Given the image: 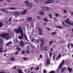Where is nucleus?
I'll return each mask as SVG.
<instances>
[{
    "mask_svg": "<svg viewBox=\"0 0 73 73\" xmlns=\"http://www.w3.org/2000/svg\"><path fill=\"white\" fill-rule=\"evenodd\" d=\"M18 28L14 29L15 32L17 34H19L20 33V35L23 36V33L22 27H19Z\"/></svg>",
    "mask_w": 73,
    "mask_h": 73,
    "instance_id": "obj_1",
    "label": "nucleus"
},
{
    "mask_svg": "<svg viewBox=\"0 0 73 73\" xmlns=\"http://www.w3.org/2000/svg\"><path fill=\"white\" fill-rule=\"evenodd\" d=\"M0 36L3 38H5L6 39H8L9 38V34L8 33H4L1 34Z\"/></svg>",
    "mask_w": 73,
    "mask_h": 73,
    "instance_id": "obj_2",
    "label": "nucleus"
},
{
    "mask_svg": "<svg viewBox=\"0 0 73 73\" xmlns=\"http://www.w3.org/2000/svg\"><path fill=\"white\" fill-rule=\"evenodd\" d=\"M25 5L26 6L29 7H32V6H33V4L32 3H28L29 1H26L25 2Z\"/></svg>",
    "mask_w": 73,
    "mask_h": 73,
    "instance_id": "obj_3",
    "label": "nucleus"
},
{
    "mask_svg": "<svg viewBox=\"0 0 73 73\" xmlns=\"http://www.w3.org/2000/svg\"><path fill=\"white\" fill-rule=\"evenodd\" d=\"M54 2V0H47L45 2V3L46 4H49L52 3Z\"/></svg>",
    "mask_w": 73,
    "mask_h": 73,
    "instance_id": "obj_4",
    "label": "nucleus"
},
{
    "mask_svg": "<svg viewBox=\"0 0 73 73\" xmlns=\"http://www.w3.org/2000/svg\"><path fill=\"white\" fill-rule=\"evenodd\" d=\"M43 10V11H49V7H43L41 8Z\"/></svg>",
    "mask_w": 73,
    "mask_h": 73,
    "instance_id": "obj_5",
    "label": "nucleus"
},
{
    "mask_svg": "<svg viewBox=\"0 0 73 73\" xmlns=\"http://www.w3.org/2000/svg\"><path fill=\"white\" fill-rule=\"evenodd\" d=\"M64 60H63L62 62V63H60V65L59 66L58 68L59 69H61V68L62 67L63 65L64 64Z\"/></svg>",
    "mask_w": 73,
    "mask_h": 73,
    "instance_id": "obj_6",
    "label": "nucleus"
},
{
    "mask_svg": "<svg viewBox=\"0 0 73 73\" xmlns=\"http://www.w3.org/2000/svg\"><path fill=\"white\" fill-rule=\"evenodd\" d=\"M40 41H41V43L40 44V47H42L43 46L44 42V41L43 39H42L40 40Z\"/></svg>",
    "mask_w": 73,
    "mask_h": 73,
    "instance_id": "obj_7",
    "label": "nucleus"
},
{
    "mask_svg": "<svg viewBox=\"0 0 73 73\" xmlns=\"http://www.w3.org/2000/svg\"><path fill=\"white\" fill-rule=\"evenodd\" d=\"M61 56H62V55H61V54H59L58 56V58H56V59H55L56 60H58V59H60V57H61Z\"/></svg>",
    "mask_w": 73,
    "mask_h": 73,
    "instance_id": "obj_8",
    "label": "nucleus"
},
{
    "mask_svg": "<svg viewBox=\"0 0 73 73\" xmlns=\"http://www.w3.org/2000/svg\"><path fill=\"white\" fill-rule=\"evenodd\" d=\"M20 45L22 47H23L24 46V42L23 41H20Z\"/></svg>",
    "mask_w": 73,
    "mask_h": 73,
    "instance_id": "obj_9",
    "label": "nucleus"
},
{
    "mask_svg": "<svg viewBox=\"0 0 73 73\" xmlns=\"http://www.w3.org/2000/svg\"><path fill=\"white\" fill-rule=\"evenodd\" d=\"M68 70H69V72H71L72 71V68H70L69 67H68Z\"/></svg>",
    "mask_w": 73,
    "mask_h": 73,
    "instance_id": "obj_10",
    "label": "nucleus"
},
{
    "mask_svg": "<svg viewBox=\"0 0 73 73\" xmlns=\"http://www.w3.org/2000/svg\"><path fill=\"white\" fill-rule=\"evenodd\" d=\"M40 14L41 15H44V12L42 10H40Z\"/></svg>",
    "mask_w": 73,
    "mask_h": 73,
    "instance_id": "obj_11",
    "label": "nucleus"
},
{
    "mask_svg": "<svg viewBox=\"0 0 73 73\" xmlns=\"http://www.w3.org/2000/svg\"><path fill=\"white\" fill-rule=\"evenodd\" d=\"M50 60L49 59H47V65H48L50 64Z\"/></svg>",
    "mask_w": 73,
    "mask_h": 73,
    "instance_id": "obj_12",
    "label": "nucleus"
},
{
    "mask_svg": "<svg viewBox=\"0 0 73 73\" xmlns=\"http://www.w3.org/2000/svg\"><path fill=\"white\" fill-rule=\"evenodd\" d=\"M14 15L15 16H19V12H15L14 13Z\"/></svg>",
    "mask_w": 73,
    "mask_h": 73,
    "instance_id": "obj_13",
    "label": "nucleus"
},
{
    "mask_svg": "<svg viewBox=\"0 0 73 73\" xmlns=\"http://www.w3.org/2000/svg\"><path fill=\"white\" fill-rule=\"evenodd\" d=\"M32 20V18L31 17H29L27 19V21H28L29 22L30 21H31Z\"/></svg>",
    "mask_w": 73,
    "mask_h": 73,
    "instance_id": "obj_14",
    "label": "nucleus"
},
{
    "mask_svg": "<svg viewBox=\"0 0 73 73\" xmlns=\"http://www.w3.org/2000/svg\"><path fill=\"white\" fill-rule=\"evenodd\" d=\"M42 49L44 50H47L48 49V47H43Z\"/></svg>",
    "mask_w": 73,
    "mask_h": 73,
    "instance_id": "obj_15",
    "label": "nucleus"
},
{
    "mask_svg": "<svg viewBox=\"0 0 73 73\" xmlns=\"http://www.w3.org/2000/svg\"><path fill=\"white\" fill-rule=\"evenodd\" d=\"M18 71L19 72L18 73H23V71L19 68L18 69Z\"/></svg>",
    "mask_w": 73,
    "mask_h": 73,
    "instance_id": "obj_16",
    "label": "nucleus"
},
{
    "mask_svg": "<svg viewBox=\"0 0 73 73\" xmlns=\"http://www.w3.org/2000/svg\"><path fill=\"white\" fill-rule=\"evenodd\" d=\"M27 10H25L23 12H22L21 13L22 15H24L25 14L27 13Z\"/></svg>",
    "mask_w": 73,
    "mask_h": 73,
    "instance_id": "obj_17",
    "label": "nucleus"
},
{
    "mask_svg": "<svg viewBox=\"0 0 73 73\" xmlns=\"http://www.w3.org/2000/svg\"><path fill=\"white\" fill-rule=\"evenodd\" d=\"M21 36H21L20 35H19V39H22L23 38V35H22L21 34Z\"/></svg>",
    "mask_w": 73,
    "mask_h": 73,
    "instance_id": "obj_18",
    "label": "nucleus"
},
{
    "mask_svg": "<svg viewBox=\"0 0 73 73\" xmlns=\"http://www.w3.org/2000/svg\"><path fill=\"white\" fill-rule=\"evenodd\" d=\"M3 22H0V28H2V27H3Z\"/></svg>",
    "mask_w": 73,
    "mask_h": 73,
    "instance_id": "obj_19",
    "label": "nucleus"
},
{
    "mask_svg": "<svg viewBox=\"0 0 73 73\" xmlns=\"http://www.w3.org/2000/svg\"><path fill=\"white\" fill-rule=\"evenodd\" d=\"M56 32L55 31V32H53L51 33V34L53 35V36H54L56 34Z\"/></svg>",
    "mask_w": 73,
    "mask_h": 73,
    "instance_id": "obj_20",
    "label": "nucleus"
},
{
    "mask_svg": "<svg viewBox=\"0 0 73 73\" xmlns=\"http://www.w3.org/2000/svg\"><path fill=\"white\" fill-rule=\"evenodd\" d=\"M39 33L40 34H42V30H41L40 29H39Z\"/></svg>",
    "mask_w": 73,
    "mask_h": 73,
    "instance_id": "obj_21",
    "label": "nucleus"
},
{
    "mask_svg": "<svg viewBox=\"0 0 73 73\" xmlns=\"http://www.w3.org/2000/svg\"><path fill=\"white\" fill-rule=\"evenodd\" d=\"M24 36L25 37V39L26 40V41H28V39H27V35H24Z\"/></svg>",
    "mask_w": 73,
    "mask_h": 73,
    "instance_id": "obj_22",
    "label": "nucleus"
},
{
    "mask_svg": "<svg viewBox=\"0 0 73 73\" xmlns=\"http://www.w3.org/2000/svg\"><path fill=\"white\" fill-rule=\"evenodd\" d=\"M55 27H56V28H59V29L63 28L62 27H61V26H56Z\"/></svg>",
    "mask_w": 73,
    "mask_h": 73,
    "instance_id": "obj_23",
    "label": "nucleus"
},
{
    "mask_svg": "<svg viewBox=\"0 0 73 73\" xmlns=\"http://www.w3.org/2000/svg\"><path fill=\"white\" fill-rule=\"evenodd\" d=\"M10 60L11 61L13 62H14V60H15V58H13V57H11V59H10Z\"/></svg>",
    "mask_w": 73,
    "mask_h": 73,
    "instance_id": "obj_24",
    "label": "nucleus"
},
{
    "mask_svg": "<svg viewBox=\"0 0 73 73\" xmlns=\"http://www.w3.org/2000/svg\"><path fill=\"white\" fill-rule=\"evenodd\" d=\"M15 9H16L15 7H10L9 8V9L11 10H15Z\"/></svg>",
    "mask_w": 73,
    "mask_h": 73,
    "instance_id": "obj_25",
    "label": "nucleus"
},
{
    "mask_svg": "<svg viewBox=\"0 0 73 73\" xmlns=\"http://www.w3.org/2000/svg\"><path fill=\"white\" fill-rule=\"evenodd\" d=\"M44 21L45 22H48V20L46 18H44Z\"/></svg>",
    "mask_w": 73,
    "mask_h": 73,
    "instance_id": "obj_26",
    "label": "nucleus"
},
{
    "mask_svg": "<svg viewBox=\"0 0 73 73\" xmlns=\"http://www.w3.org/2000/svg\"><path fill=\"white\" fill-rule=\"evenodd\" d=\"M21 53H22V54H25V50H22V52H21Z\"/></svg>",
    "mask_w": 73,
    "mask_h": 73,
    "instance_id": "obj_27",
    "label": "nucleus"
},
{
    "mask_svg": "<svg viewBox=\"0 0 73 73\" xmlns=\"http://www.w3.org/2000/svg\"><path fill=\"white\" fill-rule=\"evenodd\" d=\"M49 17L51 19L52 18V14H50L48 15Z\"/></svg>",
    "mask_w": 73,
    "mask_h": 73,
    "instance_id": "obj_28",
    "label": "nucleus"
},
{
    "mask_svg": "<svg viewBox=\"0 0 73 73\" xmlns=\"http://www.w3.org/2000/svg\"><path fill=\"white\" fill-rule=\"evenodd\" d=\"M18 54V51H17L15 53V55H17Z\"/></svg>",
    "mask_w": 73,
    "mask_h": 73,
    "instance_id": "obj_29",
    "label": "nucleus"
},
{
    "mask_svg": "<svg viewBox=\"0 0 73 73\" xmlns=\"http://www.w3.org/2000/svg\"><path fill=\"white\" fill-rule=\"evenodd\" d=\"M3 42V40L2 38H0V44H2Z\"/></svg>",
    "mask_w": 73,
    "mask_h": 73,
    "instance_id": "obj_30",
    "label": "nucleus"
},
{
    "mask_svg": "<svg viewBox=\"0 0 73 73\" xmlns=\"http://www.w3.org/2000/svg\"><path fill=\"white\" fill-rule=\"evenodd\" d=\"M17 49H16V50H21V49L19 47H17Z\"/></svg>",
    "mask_w": 73,
    "mask_h": 73,
    "instance_id": "obj_31",
    "label": "nucleus"
},
{
    "mask_svg": "<svg viewBox=\"0 0 73 73\" xmlns=\"http://www.w3.org/2000/svg\"><path fill=\"white\" fill-rule=\"evenodd\" d=\"M55 15L57 17H58L59 16V15L57 13H55Z\"/></svg>",
    "mask_w": 73,
    "mask_h": 73,
    "instance_id": "obj_32",
    "label": "nucleus"
},
{
    "mask_svg": "<svg viewBox=\"0 0 73 73\" xmlns=\"http://www.w3.org/2000/svg\"><path fill=\"white\" fill-rule=\"evenodd\" d=\"M65 22L66 24H68L69 23V21H67V20H65Z\"/></svg>",
    "mask_w": 73,
    "mask_h": 73,
    "instance_id": "obj_33",
    "label": "nucleus"
},
{
    "mask_svg": "<svg viewBox=\"0 0 73 73\" xmlns=\"http://www.w3.org/2000/svg\"><path fill=\"white\" fill-rule=\"evenodd\" d=\"M26 52L27 53H30V51L29 50H27L26 51Z\"/></svg>",
    "mask_w": 73,
    "mask_h": 73,
    "instance_id": "obj_34",
    "label": "nucleus"
},
{
    "mask_svg": "<svg viewBox=\"0 0 73 73\" xmlns=\"http://www.w3.org/2000/svg\"><path fill=\"white\" fill-rule=\"evenodd\" d=\"M39 57H40V59H42V58H43L42 56V55H41V54H40V55Z\"/></svg>",
    "mask_w": 73,
    "mask_h": 73,
    "instance_id": "obj_35",
    "label": "nucleus"
},
{
    "mask_svg": "<svg viewBox=\"0 0 73 73\" xmlns=\"http://www.w3.org/2000/svg\"><path fill=\"white\" fill-rule=\"evenodd\" d=\"M35 70H39V67H38H38H37V68H35Z\"/></svg>",
    "mask_w": 73,
    "mask_h": 73,
    "instance_id": "obj_36",
    "label": "nucleus"
},
{
    "mask_svg": "<svg viewBox=\"0 0 73 73\" xmlns=\"http://www.w3.org/2000/svg\"><path fill=\"white\" fill-rule=\"evenodd\" d=\"M52 43H53L52 41H50L49 43V45H51L52 44Z\"/></svg>",
    "mask_w": 73,
    "mask_h": 73,
    "instance_id": "obj_37",
    "label": "nucleus"
},
{
    "mask_svg": "<svg viewBox=\"0 0 73 73\" xmlns=\"http://www.w3.org/2000/svg\"><path fill=\"white\" fill-rule=\"evenodd\" d=\"M55 72V71L54 70H52L50 72V73H54Z\"/></svg>",
    "mask_w": 73,
    "mask_h": 73,
    "instance_id": "obj_38",
    "label": "nucleus"
},
{
    "mask_svg": "<svg viewBox=\"0 0 73 73\" xmlns=\"http://www.w3.org/2000/svg\"><path fill=\"white\" fill-rule=\"evenodd\" d=\"M64 68H62V70H61V72H64Z\"/></svg>",
    "mask_w": 73,
    "mask_h": 73,
    "instance_id": "obj_39",
    "label": "nucleus"
},
{
    "mask_svg": "<svg viewBox=\"0 0 73 73\" xmlns=\"http://www.w3.org/2000/svg\"><path fill=\"white\" fill-rule=\"evenodd\" d=\"M50 56L51 57L52 56V52H50V54H49Z\"/></svg>",
    "mask_w": 73,
    "mask_h": 73,
    "instance_id": "obj_40",
    "label": "nucleus"
},
{
    "mask_svg": "<svg viewBox=\"0 0 73 73\" xmlns=\"http://www.w3.org/2000/svg\"><path fill=\"white\" fill-rule=\"evenodd\" d=\"M62 24H63L64 26H65V23H64V22H62Z\"/></svg>",
    "mask_w": 73,
    "mask_h": 73,
    "instance_id": "obj_41",
    "label": "nucleus"
},
{
    "mask_svg": "<svg viewBox=\"0 0 73 73\" xmlns=\"http://www.w3.org/2000/svg\"><path fill=\"white\" fill-rule=\"evenodd\" d=\"M0 10L2 11H3V12L5 11V10L4 9H0Z\"/></svg>",
    "mask_w": 73,
    "mask_h": 73,
    "instance_id": "obj_42",
    "label": "nucleus"
},
{
    "mask_svg": "<svg viewBox=\"0 0 73 73\" xmlns=\"http://www.w3.org/2000/svg\"><path fill=\"white\" fill-rule=\"evenodd\" d=\"M55 57V55H54L53 57V59L54 60Z\"/></svg>",
    "mask_w": 73,
    "mask_h": 73,
    "instance_id": "obj_43",
    "label": "nucleus"
},
{
    "mask_svg": "<svg viewBox=\"0 0 73 73\" xmlns=\"http://www.w3.org/2000/svg\"><path fill=\"white\" fill-rule=\"evenodd\" d=\"M3 52V51H2V48H0V53H1Z\"/></svg>",
    "mask_w": 73,
    "mask_h": 73,
    "instance_id": "obj_44",
    "label": "nucleus"
},
{
    "mask_svg": "<svg viewBox=\"0 0 73 73\" xmlns=\"http://www.w3.org/2000/svg\"><path fill=\"white\" fill-rule=\"evenodd\" d=\"M30 47V46H27V49L29 50V47Z\"/></svg>",
    "mask_w": 73,
    "mask_h": 73,
    "instance_id": "obj_45",
    "label": "nucleus"
},
{
    "mask_svg": "<svg viewBox=\"0 0 73 73\" xmlns=\"http://www.w3.org/2000/svg\"><path fill=\"white\" fill-rule=\"evenodd\" d=\"M64 13H66L67 12V11L66 10H64Z\"/></svg>",
    "mask_w": 73,
    "mask_h": 73,
    "instance_id": "obj_46",
    "label": "nucleus"
},
{
    "mask_svg": "<svg viewBox=\"0 0 73 73\" xmlns=\"http://www.w3.org/2000/svg\"><path fill=\"white\" fill-rule=\"evenodd\" d=\"M46 70H43V73H46Z\"/></svg>",
    "mask_w": 73,
    "mask_h": 73,
    "instance_id": "obj_47",
    "label": "nucleus"
},
{
    "mask_svg": "<svg viewBox=\"0 0 73 73\" xmlns=\"http://www.w3.org/2000/svg\"><path fill=\"white\" fill-rule=\"evenodd\" d=\"M11 20H12V19H11V17H9V21H10Z\"/></svg>",
    "mask_w": 73,
    "mask_h": 73,
    "instance_id": "obj_48",
    "label": "nucleus"
},
{
    "mask_svg": "<svg viewBox=\"0 0 73 73\" xmlns=\"http://www.w3.org/2000/svg\"><path fill=\"white\" fill-rule=\"evenodd\" d=\"M70 44H69L68 45V48L69 49L70 48Z\"/></svg>",
    "mask_w": 73,
    "mask_h": 73,
    "instance_id": "obj_49",
    "label": "nucleus"
},
{
    "mask_svg": "<svg viewBox=\"0 0 73 73\" xmlns=\"http://www.w3.org/2000/svg\"><path fill=\"white\" fill-rule=\"evenodd\" d=\"M69 25H72V23H71V21H70V22L69 23Z\"/></svg>",
    "mask_w": 73,
    "mask_h": 73,
    "instance_id": "obj_50",
    "label": "nucleus"
},
{
    "mask_svg": "<svg viewBox=\"0 0 73 73\" xmlns=\"http://www.w3.org/2000/svg\"><path fill=\"white\" fill-rule=\"evenodd\" d=\"M7 1L8 2H11V0H7Z\"/></svg>",
    "mask_w": 73,
    "mask_h": 73,
    "instance_id": "obj_51",
    "label": "nucleus"
},
{
    "mask_svg": "<svg viewBox=\"0 0 73 73\" xmlns=\"http://www.w3.org/2000/svg\"><path fill=\"white\" fill-rule=\"evenodd\" d=\"M23 59L24 60H26V58L25 57H23Z\"/></svg>",
    "mask_w": 73,
    "mask_h": 73,
    "instance_id": "obj_52",
    "label": "nucleus"
},
{
    "mask_svg": "<svg viewBox=\"0 0 73 73\" xmlns=\"http://www.w3.org/2000/svg\"><path fill=\"white\" fill-rule=\"evenodd\" d=\"M12 43H13V42H11V41H10L8 43L10 44H12Z\"/></svg>",
    "mask_w": 73,
    "mask_h": 73,
    "instance_id": "obj_53",
    "label": "nucleus"
},
{
    "mask_svg": "<svg viewBox=\"0 0 73 73\" xmlns=\"http://www.w3.org/2000/svg\"><path fill=\"white\" fill-rule=\"evenodd\" d=\"M10 44H11L10 43H8V44H6V46H8Z\"/></svg>",
    "mask_w": 73,
    "mask_h": 73,
    "instance_id": "obj_54",
    "label": "nucleus"
},
{
    "mask_svg": "<svg viewBox=\"0 0 73 73\" xmlns=\"http://www.w3.org/2000/svg\"><path fill=\"white\" fill-rule=\"evenodd\" d=\"M13 69H15L16 70L17 69L16 67H13Z\"/></svg>",
    "mask_w": 73,
    "mask_h": 73,
    "instance_id": "obj_55",
    "label": "nucleus"
},
{
    "mask_svg": "<svg viewBox=\"0 0 73 73\" xmlns=\"http://www.w3.org/2000/svg\"><path fill=\"white\" fill-rule=\"evenodd\" d=\"M39 17L38 16L37 18L38 19H41V17Z\"/></svg>",
    "mask_w": 73,
    "mask_h": 73,
    "instance_id": "obj_56",
    "label": "nucleus"
},
{
    "mask_svg": "<svg viewBox=\"0 0 73 73\" xmlns=\"http://www.w3.org/2000/svg\"><path fill=\"white\" fill-rule=\"evenodd\" d=\"M53 50V48H51L50 49V51H52Z\"/></svg>",
    "mask_w": 73,
    "mask_h": 73,
    "instance_id": "obj_57",
    "label": "nucleus"
},
{
    "mask_svg": "<svg viewBox=\"0 0 73 73\" xmlns=\"http://www.w3.org/2000/svg\"><path fill=\"white\" fill-rule=\"evenodd\" d=\"M65 26L68 27H69V26L68 25H65Z\"/></svg>",
    "mask_w": 73,
    "mask_h": 73,
    "instance_id": "obj_58",
    "label": "nucleus"
},
{
    "mask_svg": "<svg viewBox=\"0 0 73 73\" xmlns=\"http://www.w3.org/2000/svg\"><path fill=\"white\" fill-rule=\"evenodd\" d=\"M71 25L73 27V22H72V24L71 23V25Z\"/></svg>",
    "mask_w": 73,
    "mask_h": 73,
    "instance_id": "obj_59",
    "label": "nucleus"
},
{
    "mask_svg": "<svg viewBox=\"0 0 73 73\" xmlns=\"http://www.w3.org/2000/svg\"><path fill=\"white\" fill-rule=\"evenodd\" d=\"M33 67H31V70H33Z\"/></svg>",
    "mask_w": 73,
    "mask_h": 73,
    "instance_id": "obj_60",
    "label": "nucleus"
},
{
    "mask_svg": "<svg viewBox=\"0 0 73 73\" xmlns=\"http://www.w3.org/2000/svg\"><path fill=\"white\" fill-rule=\"evenodd\" d=\"M47 29L48 30V31H50V29H49L48 28H47Z\"/></svg>",
    "mask_w": 73,
    "mask_h": 73,
    "instance_id": "obj_61",
    "label": "nucleus"
},
{
    "mask_svg": "<svg viewBox=\"0 0 73 73\" xmlns=\"http://www.w3.org/2000/svg\"><path fill=\"white\" fill-rule=\"evenodd\" d=\"M67 21H69V19H68V18L67 19Z\"/></svg>",
    "mask_w": 73,
    "mask_h": 73,
    "instance_id": "obj_62",
    "label": "nucleus"
},
{
    "mask_svg": "<svg viewBox=\"0 0 73 73\" xmlns=\"http://www.w3.org/2000/svg\"><path fill=\"white\" fill-rule=\"evenodd\" d=\"M5 13H9V12H8V11H7L5 12Z\"/></svg>",
    "mask_w": 73,
    "mask_h": 73,
    "instance_id": "obj_63",
    "label": "nucleus"
},
{
    "mask_svg": "<svg viewBox=\"0 0 73 73\" xmlns=\"http://www.w3.org/2000/svg\"><path fill=\"white\" fill-rule=\"evenodd\" d=\"M71 46H73V44L72 43L71 44Z\"/></svg>",
    "mask_w": 73,
    "mask_h": 73,
    "instance_id": "obj_64",
    "label": "nucleus"
}]
</instances>
